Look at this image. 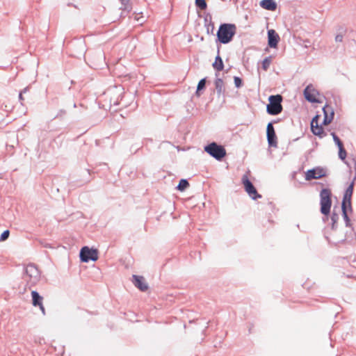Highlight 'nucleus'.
<instances>
[{"label":"nucleus","mask_w":356,"mask_h":356,"mask_svg":"<svg viewBox=\"0 0 356 356\" xmlns=\"http://www.w3.org/2000/svg\"><path fill=\"white\" fill-rule=\"evenodd\" d=\"M242 183L244 186L245 191L247 192V193L249 195L250 197H252L253 200H257L258 198L261 197V195L257 193L255 187L249 180L247 175H244L242 177Z\"/></svg>","instance_id":"0eeeda50"},{"label":"nucleus","mask_w":356,"mask_h":356,"mask_svg":"<svg viewBox=\"0 0 356 356\" xmlns=\"http://www.w3.org/2000/svg\"><path fill=\"white\" fill-rule=\"evenodd\" d=\"M325 176V171L323 168L317 167L307 170L305 172V179L310 181L312 179H320Z\"/></svg>","instance_id":"1a4fd4ad"},{"label":"nucleus","mask_w":356,"mask_h":356,"mask_svg":"<svg viewBox=\"0 0 356 356\" xmlns=\"http://www.w3.org/2000/svg\"><path fill=\"white\" fill-rule=\"evenodd\" d=\"M236 27L234 24H223L220 25L217 36L219 41L222 44L229 42L236 33Z\"/></svg>","instance_id":"f03ea898"},{"label":"nucleus","mask_w":356,"mask_h":356,"mask_svg":"<svg viewBox=\"0 0 356 356\" xmlns=\"http://www.w3.org/2000/svg\"><path fill=\"white\" fill-rule=\"evenodd\" d=\"M353 186H354V183L352 182L350 184V185L346 189V191L345 192V194H344V196H343L344 197H346L348 199H351L352 195H353Z\"/></svg>","instance_id":"412c9836"},{"label":"nucleus","mask_w":356,"mask_h":356,"mask_svg":"<svg viewBox=\"0 0 356 356\" xmlns=\"http://www.w3.org/2000/svg\"><path fill=\"white\" fill-rule=\"evenodd\" d=\"M122 3L126 5L128 2H129V0H121Z\"/></svg>","instance_id":"72a5a7b5"},{"label":"nucleus","mask_w":356,"mask_h":356,"mask_svg":"<svg viewBox=\"0 0 356 356\" xmlns=\"http://www.w3.org/2000/svg\"><path fill=\"white\" fill-rule=\"evenodd\" d=\"M132 277L133 284L141 291H146L148 289V285L143 276L134 275Z\"/></svg>","instance_id":"f8f14e48"},{"label":"nucleus","mask_w":356,"mask_h":356,"mask_svg":"<svg viewBox=\"0 0 356 356\" xmlns=\"http://www.w3.org/2000/svg\"><path fill=\"white\" fill-rule=\"evenodd\" d=\"M23 280L26 282V287L31 289L40 280V273L35 264H31L24 268Z\"/></svg>","instance_id":"f257e3e1"},{"label":"nucleus","mask_w":356,"mask_h":356,"mask_svg":"<svg viewBox=\"0 0 356 356\" xmlns=\"http://www.w3.org/2000/svg\"><path fill=\"white\" fill-rule=\"evenodd\" d=\"M9 235H10L9 230H5L1 235L0 241H6L9 237Z\"/></svg>","instance_id":"bb28decb"},{"label":"nucleus","mask_w":356,"mask_h":356,"mask_svg":"<svg viewBox=\"0 0 356 356\" xmlns=\"http://www.w3.org/2000/svg\"><path fill=\"white\" fill-rule=\"evenodd\" d=\"M80 259L83 262L95 261L98 259V252L95 249H90L88 246H84L80 251Z\"/></svg>","instance_id":"423d86ee"},{"label":"nucleus","mask_w":356,"mask_h":356,"mask_svg":"<svg viewBox=\"0 0 356 356\" xmlns=\"http://www.w3.org/2000/svg\"><path fill=\"white\" fill-rule=\"evenodd\" d=\"M271 62H272V58L270 56V57H267L263 61H262V63H261V67L262 69L264 70V71H266L270 64H271Z\"/></svg>","instance_id":"aec40b11"},{"label":"nucleus","mask_w":356,"mask_h":356,"mask_svg":"<svg viewBox=\"0 0 356 356\" xmlns=\"http://www.w3.org/2000/svg\"><path fill=\"white\" fill-rule=\"evenodd\" d=\"M266 131L268 145L276 147L277 146V136L272 123L268 124Z\"/></svg>","instance_id":"9d476101"},{"label":"nucleus","mask_w":356,"mask_h":356,"mask_svg":"<svg viewBox=\"0 0 356 356\" xmlns=\"http://www.w3.org/2000/svg\"><path fill=\"white\" fill-rule=\"evenodd\" d=\"M120 103L118 102V101H115V102H113V104L114 105H118Z\"/></svg>","instance_id":"c9c22d12"},{"label":"nucleus","mask_w":356,"mask_h":356,"mask_svg":"<svg viewBox=\"0 0 356 356\" xmlns=\"http://www.w3.org/2000/svg\"><path fill=\"white\" fill-rule=\"evenodd\" d=\"M305 99L312 103L321 102V96L316 89L312 85L307 86L304 90Z\"/></svg>","instance_id":"6e6552de"},{"label":"nucleus","mask_w":356,"mask_h":356,"mask_svg":"<svg viewBox=\"0 0 356 356\" xmlns=\"http://www.w3.org/2000/svg\"><path fill=\"white\" fill-rule=\"evenodd\" d=\"M195 4L202 10H205L207 6L205 0H195Z\"/></svg>","instance_id":"4be33fe9"},{"label":"nucleus","mask_w":356,"mask_h":356,"mask_svg":"<svg viewBox=\"0 0 356 356\" xmlns=\"http://www.w3.org/2000/svg\"><path fill=\"white\" fill-rule=\"evenodd\" d=\"M189 186V183L186 179L179 181V191H182Z\"/></svg>","instance_id":"5701e85b"},{"label":"nucleus","mask_w":356,"mask_h":356,"mask_svg":"<svg viewBox=\"0 0 356 356\" xmlns=\"http://www.w3.org/2000/svg\"><path fill=\"white\" fill-rule=\"evenodd\" d=\"M216 88L219 92H221L223 86V81L221 79H218L216 81Z\"/></svg>","instance_id":"b1692460"},{"label":"nucleus","mask_w":356,"mask_h":356,"mask_svg":"<svg viewBox=\"0 0 356 356\" xmlns=\"http://www.w3.org/2000/svg\"><path fill=\"white\" fill-rule=\"evenodd\" d=\"M269 104L267 105V112L270 115H277L282 111L281 102L282 97L280 95H271L269 97Z\"/></svg>","instance_id":"7ed1b4c3"},{"label":"nucleus","mask_w":356,"mask_h":356,"mask_svg":"<svg viewBox=\"0 0 356 356\" xmlns=\"http://www.w3.org/2000/svg\"><path fill=\"white\" fill-rule=\"evenodd\" d=\"M321 196V212L327 216L330 212L332 205L331 192L329 189H323L320 194Z\"/></svg>","instance_id":"20e7f679"},{"label":"nucleus","mask_w":356,"mask_h":356,"mask_svg":"<svg viewBox=\"0 0 356 356\" xmlns=\"http://www.w3.org/2000/svg\"><path fill=\"white\" fill-rule=\"evenodd\" d=\"M65 111L63 110H60L59 113L56 115V118L58 117L59 115H65Z\"/></svg>","instance_id":"473e14b6"},{"label":"nucleus","mask_w":356,"mask_h":356,"mask_svg":"<svg viewBox=\"0 0 356 356\" xmlns=\"http://www.w3.org/2000/svg\"><path fill=\"white\" fill-rule=\"evenodd\" d=\"M280 41V36L274 29L268 31V44L271 48H276Z\"/></svg>","instance_id":"ddd939ff"},{"label":"nucleus","mask_w":356,"mask_h":356,"mask_svg":"<svg viewBox=\"0 0 356 356\" xmlns=\"http://www.w3.org/2000/svg\"><path fill=\"white\" fill-rule=\"evenodd\" d=\"M234 84L236 88H240L242 86V80L241 78L235 76L234 77Z\"/></svg>","instance_id":"cd10ccee"},{"label":"nucleus","mask_w":356,"mask_h":356,"mask_svg":"<svg viewBox=\"0 0 356 356\" xmlns=\"http://www.w3.org/2000/svg\"><path fill=\"white\" fill-rule=\"evenodd\" d=\"M351 209V199H348L343 197L341 209L343 215L346 219H348L347 209Z\"/></svg>","instance_id":"a211bd4d"},{"label":"nucleus","mask_w":356,"mask_h":356,"mask_svg":"<svg viewBox=\"0 0 356 356\" xmlns=\"http://www.w3.org/2000/svg\"><path fill=\"white\" fill-rule=\"evenodd\" d=\"M260 6L264 9L270 11H275L277 6L275 0H262L260 2Z\"/></svg>","instance_id":"dca6fc26"},{"label":"nucleus","mask_w":356,"mask_h":356,"mask_svg":"<svg viewBox=\"0 0 356 356\" xmlns=\"http://www.w3.org/2000/svg\"><path fill=\"white\" fill-rule=\"evenodd\" d=\"M205 83H206V81L204 79H201L199 81L198 85H197V94H198L199 92L205 87Z\"/></svg>","instance_id":"393cba45"},{"label":"nucleus","mask_w":356,"mask_h":356,"mask_svg":"<svg viewBox=\"0 0 356 356\" xmlns=\"http://www.w3.org/2000/svg\"><path fill=\"white\" fill-rule=\"evenodd\" d=\"M213 67L218 72H220L223 70L224 64H223L222 60L221 57L220 56V55H218L216 57L215 61L213 63Z\"/></svg>","instance_id":"6ab92c4d"},{"label":"nucleus","mask_w":356,"mask_h":356,"mask_svg":"<svg viewBox=\"0 0 356 356\" xmlns=\"http://www.w3.org/2000/svg\"><path fill=\"white\" fill-rule=\"evenodd\" d=\"M204 151L217 160H220L226 155L225 148L222 146L217 145L216 143H212L207 145L204 147Z\"/></svg>","instance_id":"39448f33"},{"label":"nucleus","mask_w":356,"mask_h":356,"mask_svg":"<svg viewBox=\"0 0 356 356\" xmlns=\"http://www.w3.org/2000/svg\"><path fill=\"white\" fill-rule=\"evenodd\" d=\"M27 91H29V87L24 88L19 94V99L21 102V104H23V101L24 99L23 97V94L26 93Z\"/></svg>","instance_id":"a878e982"},{"label":"nucleus","mask_w":356,"mask_h":356,"mask_svg":"<svg viewBox=\"0 0 356 356\" xmlns=\"http://www.w3.org/2000/svg\"><path fill=\"white\" fill-rule=\"evenodd\" d=\"M318 118H319V115H317L312 119V120L311 122V129H312V133L314 135L322 138L324 136H325V134L324 133L323 128L321 126L318 125Z\"/></svg>","instance_id":"9b49d317"},{"label":"nucleus","mask_w":356,"mask_h":356,"mask_svg":"<svg viewBox=\"0 0 356 356\" xmlns=\"http://www.w3.org/2000/svg\"><path fill=\"white\" fill-rule=\"evenodd\" d=\"M332 136L333 137L334 141L335 142V143L337 144V145L339 147V157L342 161H344L346 157L347 153H346V149L343 147V143L340 140L339 137L334 133H332Z\"/></svg>","instance_id":"2eb2a0df"},{"label":"nucleus","mask_w":356,"mask_h":356,"mask_svg":"<svg viewBox=\"0 0 356 356\" xmlns=\"http://www.w3.org/2000/svg\"><path fill=\"white\" fill-rule=\"evenodd\" d=\"M38 306L40 307V309L42 312V314L45 315V309H44V307L43 306V304L42 303L41 305H39Z\"/></svg>","instance_id":"7c9ffc66"},{"label":"nucleus","mask_w":356,"mask_h":356,"mask_svg":"<svg viewBox=\"0 0 356 356\" xmlns=\"http://www.w3.org/2000/svg\"><path fill=\"white\" fill-rule=\"evenodd\" d=\"M43 245L46 248H51V246L48 243H44Z\"/></svg>","instance_id":"f704fd0d"},{"label":"nucleus","mask_w":356,"mask_h":356,"mask_svg":"<svg viewBox=\"0 0 356 356\" xmlns=\"http://www.w3.org/2000/svg\"><path fill=\"white\" fill-rule=\"evenodd\" d=\"M337 214H334L333 213L332 216V220L334 222H336L337 219Z\"/></svg>","instance_id":"2f4dec72"},{"label":"nucleus","mask_w":356,"mask_h":356,"mask_svg":"<svg viewBox=\"0 0 356 356\" xmlns=\"http://www.w3.org/2000/svg\"><path fill=\"white\" fill-rule=\"evenodd\" d=\"M38 306L40 307V309L42 312V314L45 315V309H44V307L43 306V304L42 303L41 305H39Z\"/></svg>","instance_id":"c756f323"},{"label":"nucleus","mask_w":356,"mask_h":356,"mask_svg":"<svg viewBox=\"0 0 356 356\" xmlns=\"http://www.w3.org/2000/svg\"><path fill=\"white\" fill-rule=\"evenodd\" d=\"M32 304L34 307H37L42 303L43 298L36 291H32Z\"/></svg>","instance_id":"f3484780"},{"label":"nucleus","mask_w":356,"mask_h":356,"mask_svg":"<svg viewBox=\"0 0 356 356\" xmlns=\"http://www.w3.org/2000/svg\"><path fill=\"white\" fill-rule=\"evenodd\" d=\"M323 111L324 113L323 124L325 125H327L333 120L334 113L333 108L330 105H325L323 107Z\"/></svg>","instance_id":"4468645a"},{"label":"nucleus","mask_w":356,"mask_h":356,"mask_svg":"<svg viewBox=\"0 0 356 356\" xmlns=\"http://www.w3.org/2000/svg\"><path fill=\"white\" fill-rule=\"evenodd\" d=\"M343 34H337L335 37V42H341L343 41Z\"/></svg>","instance_id":"c85d7f7f"}]
</instances>
